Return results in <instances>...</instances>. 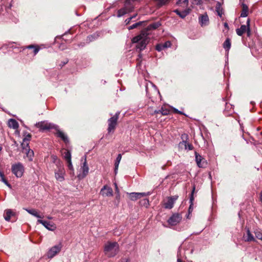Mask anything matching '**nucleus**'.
I'll list each match as a JSON object with an SVG mask.
<instances>
[{"mask_svg":"<svg viewBox=\"0 0 262 262\" xmlns=\"http://www.w3.org/2000/svg\"><path fill=\"white\" fill-rule=\"evenodd\" d=\"M164 49L163 45L161 43L158 44L156 47V49L159 52L161 51Z\"/></svg>","mask_w":262,"mask_h":262,"instance_id":"79ce46f5","label":"nucleus"},{"mask_svg":"<svg viewBox=\"0 0 262 262\" xmlns=\"http://www.w3.org/2000/svg\"><path fill=\"white\" fill-rule=\"evenodd\" d=\"M134 9V6L130 3V0H126L123 7L117 11V16L121 17L126 14L133 12Z\"/></svg>","mask_w":262,"mask_h":262,"instance_id":"7ed1b4c3","label":"nucleus"},{"mask_svg":"<svg viewBox=\"0 0 262 262\" xmlns=\"http://www.w3.org/2000/svg\"><path fill=\"white\" fill-rule=\"evenodd\" d=\"M147 35L146 31H143L139 35L133 37L132 40L133 43H138L136 48L140 51L144 50L148 43Z\"/></svg>","mask_w":262,"mask_h":262,"instance_id":"f257e3e1","label":"nucleus"},{"mask_svg":"<svg viewBox=\"0 0 262 262\" xmlns=\"http://www.w3.org/2000/svg\"><path fill=\"white\" fill-rule=\"evenodd\" d=\"M119 246L117 242H107L104 247V254L108 258L115 257L119 252Z\"/></svg>","mask_w":262,"mask_h":262,"instance_id":"f03ea898","label":"nucleus"},{"mask_svg":"<svg viewBox=\"0 0 262 262\" xmlns=\"http://www.w3.org/2000/svg\"><path fill=\"white\" fill-rule=\"evenodd\" d=\"M37 222L42 224L45 228L50 231H54L56 229V226L53 222H48L47 221L38 220Z\"/></svg>","mask_w":262,"mask_h":262,"instance_id":"f3484780","label":"nucleus"},{"mask_svg":"<svg viewBox=\"0 0 262 262\" xmlns=\"http://www.w3.org/2000/svg\"><path fill=\"white\" fill-rule=\"evenodd\" d=\"M119 114L120 112H117L114 116L108 119V133H111L115 130Z\"/></svg>","mask_w":262,"mask_h":262,"instance_id":"6e6552de","label":"nucleus"},{"mask_svg":"<svg viewBox=\"0 0 262 262\" xmlns=\"http://www.w3.org/2000/svg\"><path fill=\"white\" fill-rule=\"evenodd\" d=\"M131 20H132V18L129 17V18H127V19L125 20V24H126V25H128V24H129Z\"/></svg>","mask_w":262,"mask_h":262,"instance_id":"de8ad7c7","label":"nucleus"},{"mask_svg":"<svg viewBox=\"0 0 262 262\" xmlns=\"http://www.w3.org/2000/svg\"><path fill=\"white\" fill-rule=\"evenodd\" d=\"M254 233L256 238L262 241V232L260 229H255Z\"/></svg>","mask_w":262,"mask_h":262,"instance_id":"e433bc0d","label":"nucleus"},{"mask_svg":"<svg viewBox=\"0 0 262 262\" xmlns=\"http://www.w3.org/2000/svg\"><path fill=\"white\" fill-rule=\"evenodd\" d=\"M8 126L10 128L17 129L18 127V122L14 119H10L8 121Z\"/></svg>","mask_w":262,"mask_h":262,"instance_id":"393cba45","label":"nucleus"},{"mask_svg":"<svg viewBox=\"0 0 262 262\" xmlns=\"http://www.w3.org/2000/svg\"><path fill=\"white\" fill-rule=\"evenodd\" d=\"M179 196L175 195L170 197H168L166 202L164 204V208L166 209H171L176 201L178 199Z\"/></svg>","mask_w":262,"mask_h":262,"instance_id":"ddd939ff","label":"nucleus"},{"mask_svg":"<svg viewBox=\"0 0 262 262\" xmlns=\"http://www.w3.org/2000/svg\"><path fill=\"white\" fill-rule=\"evenodd\" d=\"M173 111L176 113H178L181 115H184V113H183L182 112L179 111L178 109L173 108Z\"/></svg>","mask_w":262,"mask_h":262,"instance_id":"49530a36","label":"nucleus"},{"mask_svg":"<svg viewBox=\"0 0 262 262\" xmlns=\"http://www.w3.org/2000/svg\"><path fill=\"white\" fill-rule=\"evenodd\" d=\"M100 193L103 196H112L113 195V191L111 187L106 185L101 189Z\"/></svg>","mask_w":262,"mask_h":262,"instance_id":"a211bd4d","label":"nucleus"},{"mask_svg":"<svg viewBox=\"0 0 262 262\" xmlns=\"http://www.w3.org/2000/svg\"><path fill=\"white\" fill-rule=\"evenodd\" d=\"M57 167L58 169L55 171V177L57 181L62 182L64 180L65 170L61 163H59Z\"/></svg>","mask_w":262,"mask_h":262,"instance_id":"1a4fd4ad","label":"nucleus"},{"mask_svg":"<svg viewBox=\"0 0 262 262\" xmlns=\"http://www.w3.org/2000/svg\"><path fill=\"white\" fill-rule=\"evenodd\" d=\"M177 5L183 7H186L188 5V0H178L177 2Z\"/></svg>","mask_w":262,"mask_h":262,"instance_id":"f704fd0d","label":"nucleus"},{"mask_svg":"<svg viewBox=\"0 0 262 262\" xmlns=\"http://www.w3.org/2000/svg\"><path fill=\"white\" fill-rule=\"evenodd\" d=\"M140 203L142 206H144L145 207H147L149 205V201L147 199H143Z\"/></svg>","mask_w":262,"mask_h":262,"instance_id":"a19ab883","label":"nucleus"},{"mask_svg":"<svg viewBox=\"0 0 262 262\" xmlns=\"http://www.w3.org/2000/svg\"><path fill=\"white\" fill-rule=\"evenodd\" d=\"M81 162L83 161L82 165L81 166L80 170L81 173L78 174V177L79 179L84 178L89 173V168L86 162V156L85 155L81 158Z\"/></svg>","mask_w":262,"mask_h":262,"instance_id":"423d86ee","label":"nucleus"},{"mask_svg":"<svg viewBox=\"0 0 262 262\" xmlns=\"http://www.w3.org/2000/svg\"><path fill=\"white\" fill-rule=\"evenodd\" d=\"M216 12H217V15L221 17L222 16V14L223 13V8H222V6L220 3L217 2L215 6Z\"/></svg>","mask_w":262,"mask_h":262,"instance_id":"c756f323","label":"nucleus"},{"mask_svg":"<svg viewBox=\"0 0 262 262\" xmlns=\"http://www.w3.org/2000/svg\"><path fill=\"white\" fill-rule=\"evenodd\" d=\"M248 7L245 4H242V11L241 14V17H245L248 15Z\"/></svg>","mask_w":262,"mask_h":262,"instance_id":"cd10ccee","label":"nucleus"},{"mask_svg":"<svg viewBox=\"0 0 262 262\" xmlns=\"http://www.w3.org/2000/svg\"><path fill=\"white\" fill-rule=\"evenodd\" d=\"M250 19H248L246 22V25H243L241 26L239 28L236 29V32L238 36H242L244 33L247 32L248 36H250L251 31L250 29Z\"/></svg>","mask_w":262,"mask_h":262,"instance_id":"0eeeda50","label":"nucleus"},{"mask_svg":"<svg viewBox=\"0 0 262 262\" xmlns=\"http://www.w3.org/2000/svg\"><path fill=\"white\" fill-rule=\"evenodd\" d=\"M173 12L176 13L181 18H184L190 13V9L188 8L182 12L180 11L178 9H176L173 10Z\"/></svg>","mask_w":262,"mask_h":262,"instance_id":"4be33fe9","label":"nucleus"},{"mask_svg":"<svg viewBox=\"0 0 262 262\" xmlns=\"http://www.w3.org/2000/svg\"><path fill=\"white\" fill-rule=\"evenodd\" d=\"M11 171L17 178H21L24 173L25 168L22 163L18 162L12 165Z\"/></svg>","mask_w":262,"mask_h":262,"instance_id":"39448f33","label":"nucleus"},{"mask_svg":"<svg viewBox=\"0 0 262 262\" xmlns=\"http://www.w3.org/2000/svg\"><path fill=\"white\" fill-rule=\"evenodd\" d=\"M155 113L156 114L161 113L163 115H167L169 114V111L168 109L162 107L161 110L155 111Z\"/></svg>","mask_w":262,"mask_h":262,"instance_id":"72a5a7b5","label":"nucleus"},{"mask_svg":"<svg viewBox=\"0 0 262 262\" xmlns=\"http://www.w3.org/2000/svg\"><path fill=\"white\" fill-rule=\"evenodd\" d=\"M63 157L64 159L67 161H71V154L70 151L68 150H65L63 152Z\"/></svg>","mask_w":262,"mask_h":262,"instance_id":"c9c22d12","label":"nucleus"},{"mask_svg":"<svg viewBox=\"0 0 262 262\" xmlns=\"http://www.w3.org/2000/svg\"><path fill=\"white\" fill-rule=\"evenodd\" d=\"M195 186L194 185L193 186V188H192V192L191 193V195H190V206H189V211L190 212L191 210H192V206L193 205V201L194 200V197H193V194H194V191H195Z\"/></svg>","mask_w":262,"mask_h":262,"instance_id":"473e14b6","label":"nucleus"},{"mask_svg":"<svg viewBox=\"0 0 262 262\" xmlns=\"http://www.w3.org/2000/svg\"><path fill=\"white\" fill-rule=\"evenodd\" d=\"M143 23H144V21H139V22L136 23L132 25V26H129L128 28V29L129 30H130L135 29V28L141 26Z\"/></svg>","mask_w":262,"mask_h":262,"instance_id":"58836bf2","label":"nucleus"},{"mask_svg":"<svg viewBox=\"0 0 262 262\" xmlns=\"http://www.w3.org/2000/svg\"><path fill=\"white\" fill-rule=\"evenodd\" d=\"M68 62V61H66V62H62V63L61 64H60V66H61V67H62L63 66H64Z\"/></svg>","mask_w":262,"mask_h":262,"instance_id":"864d4df0","label":"nucleus"},{"mask_svg":"<svg viewBox=\"0 0 262 262\" xmlns=\"http://www.w3.org/2000/svg\"><path fill=\"white\" fill-rule=\"evenodd\" d=\"M5 180V177H3L1 178V181L3 182V181Z\"/></svg>","mask_w":262,"mask_h":262,"instance_id":"13d9d810","label":"nucleus"},{"mask_svg":"<svg viewBox=\"0 0 262 262\" xmlns=\"http://www.w3.org/2000/svg\"><path fill=\"white\" fill-rule=\"evenodd\" d=\"M24 138L23 139V143L21 144V146H23V148L24 149H26L27 150V147H29V143L28 142L31 140V135L30 134H27V133L24 134Z\"/></svg>","mask_w":262,"mask_h":262,"instance_id":"6ab92c4d","label":"nucleus"},{"mask_svg":"<svg viewBox=\"0 0 262 262\" xmlns=\"http://www.w3.org/2000/svg\"><path fill=\"white\" fill-rule=\"evenodd\" d=\"M35 126L41 130H48L52 128H56L57 125L43 121L36 123Z\"/></svg>","mask_w":262,"mask_h":262,"instance_id":"9d476101","label":"nucleus"},{"mask_svg":"<svg viewBox=\"0 0 262 262\" xmlns=\"http://www.w3.org/2000/svg\"><path fill=\"white\" fill-rule=\"evenodd\" d=\"M56 130V135L58 137L60 138L66 143L69 142V139L67 136L60 129H59L58 126H57L56 128H55Z\"/></svg>","mask_w":262,"mask_h":262,"instance_id":"412c9836","label":"nucleus"},{"mask_svg":"<svg viewBox=\"0 0 262 262\" xmlns=\"http://www.w3.org/2000/svg\"><path fill=\"white\" fill-rule=\"evenodd\" d=\"M246 233L244 234L243 236V240L246 242H256V240L251 232L250 229L247 227H245Z\"/></svg>","mask_w":262,"mask_h":262,"instance_id":"4468645a","label":"nucleus"},{"mask_svg":"<svg viewBox=\"0 0 262 262\" xmlns=\"http://www.w3.org/2000/svg\"><path fill=\"white\" fill-rule=\"evenodd\" d=\"M26 211H27L29 214L37 217L41 219L42 218V216H40L38 212L36 211V210L32 209H29L27 208H24Z\"/></svg>","mask_w":262,"mask_h":262,"instance_id":"bb28decb","label":"nucleus"},{"mask_svg":"<svg viewBox=\"0 0 262 262\" xmlns=\"http://www.w3.org/2000/svg\"><path fill=\"white\" fill-rule=\"evenodd\" d=\"M194 154L197 165L201 168L205 167L207 165L206 160L196 151L195 152Z\"/></svg>","mask_w":262,"mask_h":262,"instance_id":"2eb2a0df","label":"nucleus"},{"mask_svg":"<svg viewBox=\"0 0 262 262\" xmlns=\"http://www.w3.org/2000/svg\"><path fill=\"white\" fill-rule=\"evenodd\" d=\"M224 26L225 28H228V25L227 23H225Z\"/></svg>","mask_w":262,"mask_h":262,"instance_id":"5fc2aeb1","label":"nucleus"},{"mask_svg":"<svg viewBox=\"0 0 262 262\" xmlns=\"http://www.w3.org/2000/svg\"><path fill=\"white\" fill-rule=\"evenodd\" d=\"M115 188H116H116H117V187H118V186H117V185L116 183H115Z\"/></svg>","mask_w":262,"mask_h":262,"instance_id":"bf43d9fd","label":"nucleus"},{"mask_svg":"<svg viewBox=\"0 0 262 262\" xmlns=\"http://www.w3.org/2000/svg\"><path fill=\"white\" fill-rule=\"evenodd\" d=\"M182 219V216L179 213L173 214L168 220V224L171 226H175L179 224Z\"/></svg>","mask_w":262,"mask_h":262,"instance_id":"f8f14e48","label":"nucleus"},{"mask_svg":"<svg viewBox=\"0 0 262 262\" xmlns=\"http://www.w3.org/2000/svg\"><path fill=\"white\" fill-rule=\"evenodd\" d=\"M134 9V6L130 3V0H126L123 7L117 11V16L121 17L126 14L133 12Z\"/></svg>","mask_w":262,"mask_h":262,"instance_id":"20e7f679","label":"nucleus"},{"mask_svg":"<svg viewBox=\"0 0 262 262\" xmlns=\"http://www.w3.org/2000/svg\"><path fill=\"white\" fill-rule=\"evenodd\" d=\"M62 247V246L61 243H59L58 245L51 248L47 253L48 257L49 258H53L61 251Z\"/></svg>","mask_w":262,"mask_h":262,"instance_id":"9b49d317","label":"nucleus"},{"mask_svg":"<svg viewBox=\"0 0 262 262\" xmlns=\"http://www.w3.org/2000/svg\"><path fill=\"white\" fill-rule=\"evenodd\" d=\"M25 48L28 49H33V53L34 55H36L40 50V48L37 45H30L26 47Z\"/></svg>","mask_w":262,"mask_h":262,"instance_id":"c85d7f7f","label":"nucleus"},{"mask_svg":"<svg viewBox=\"0 0 262 262\" xmlns=\"http://www.w3.org/2000/svg\"><path fill=\"white\" fill-rule=\"evenodd\" d=\"M48 218L49 219H52V217H51L50 216L48 217Z\"/></svg>","mask_w":262,"mask_h":262,"instance_id":"052dcab7","label":"nucleus"},{"mask_svg":"<svg viewBox=\"0 0 262 262\" xmlns=\"http://www.w3.org/2000/svg\"><path fill=\"white\" fill-rule=\"evenodd\" d=\"M28 148V152H27V156L30 159V160H32V158L33 157V155H34V152L32 150H31L30 148H29V147H27V149Z\"/></svg>","mask_w":262,"mask_h":262,"instance_id":"ea45409f","label":"nucleus"},{"mask_svg":"<svg viewBox=\"0 0 262 262\" xmlns=\"http://www.w3.org/2000/svg\"><path fill=\"white\" fill-rule=\"evenodd\" d=\"M120 199V192H118V193H117L116 196V199L118 201V203L119 202Z\"/></svg>","mask_w":262,"mask_h":262,"instance_id":"09e8293b","label":"nucleus"},{"mask_svg":"<svg viewBox=\"0 0 262 262\" xmlns=\"http://www.w3.org/2000/svg\"><path fill=\"white\" fill-rule=\"evenodd\" d=\"M127 194L129 195V198L132 201H135L142 197H144L145 196L150 195V192H147V193L131 192V193H127Z\"/></svg>","mask_w":262,"mask_h":262,"instance_id":"dca6fc26","label":"nucleus"},{"mask_svg":"<svg viewBox=\"0 0 262 262\" xmlns=\"http://www.w3.org/2000/svg\"><path fill=\"white\" fill-rule=\"evenodd\" d=\"M161 25V24L159 21L155 22L148 25L146 28V30L147 31L155 30L159 28Z\"/></svg>","mask_w":262,"mask_h":262,"instance_id":"5701e85b","label":"nucleus"},{"mask_svg":"<svg viewBox=\"0 0 262 262\" xmlns=\"http://www.w3.org/2000/svg\"><path fill=\"white\" fill-rule=\"evenodd\" d=\"M194 4L198 5L200 4L201 0H193Z\"/></svg>","mask_w":262,"mask_h":262,"instance_id":"8fccbe9b","label":"nucleus"},{"mask_svg":"<svg viewBox=\"0 0 262 262\" xmlns=\"http://www.w3.org/2000/svg\"><path fill=\"white\" fill-rule=\"evenodd\" d=\"M223 48L225 49L226 51L229 52L231 48V42L229 38H227L223 43Z\"/></svg>","mask_w":262,"mask_h":262,"instance_id":"7c9ffc66","label":"nucleus"},{"mask_svg":"<svg viewBox=\"0 0 262 262\" xmlns=\"http://www.w3.org/2000/svg\"><path fill=\"white\" fill-rule=\"evenodd\" d=\"M165 49L170 47L171 45V42L169 41H166L164 43L162 44Z\"/></svg>","mask_w":262,"mask_h":262,"instance_id":"c03bdc74","label":"nucleus"},{"mask_svg":"<svg viewBox=\"0 0 262 262\" xmlns=\"http://www.w3.org/2000/svg\"><path fill=\"white\" fill-rule=\"evenodd\" d=\"M52 157V159H53V162H54V163L57 162L56 165H57V166H58V165H59V163H61V162L59 161V159H58V158H57V156H54V155H53V156H52V157Z\"/></svg>","mask_w":262,"mask_h":262,"instance_id":"37998d69","label":"nucleus"},{"mask_svg":"<svg viewBox=\"0 0 262 262\" xmlns=\"http://www.w3.org/2000/svg\"><path fill=\"white\" fill-rule=\"evenodd\" d=\"M137 16V13L133 15V16H130V17L132 18V20L134 18H135Z\"/></svg>","mask_w":262,"mask_h":262,"instance_id":"603ef678","label":"nucleus"},{"mask_svg":"<svg viewBox=\"0 0 262 262\" xmlns=\"http://www.w3.org/2000/svg\"><path fill=\"white\" fill-rule=\"evenodd\" d=\"M14 215V213L11 209H7L5 211L4 214L6 221H9L12 216Z\"/></svg>","mask_w":262,"mask_h":262,"instance_id":"a878e982","label":"nucleus"},{"mask_svg":"<svg viewBox=\"0 0 262 262\" xmlns=\"http://www.w3.org/2000/svg\"><path fill=\"white\" fill-rule=\"evenodd\" d=\"M116 193H118V192H119V189L118 187H117V188L116 189Z\"/></svg>","mask_w":262,"mask_h":262,"instance_id":"4d7b16f0","label":"nucleus"},{"mask_svg":"<svg viewBox=\"0 0 262 262\" xmlns=\"http://www.w3.org/2000/svg\"><path fill=\"white\" fill-rule=\"evenodd\" d=\"M169 0H159V4L161 5H164L167 4Z\"/></svg>","mask_w":262,"mask_h":262,"instance_id":"a18cd8bd","label":"nucleus"},{"mask_svg":"<svg viewBox=\"0 0 262 262\" xmlns=\"http://www.w3.org/2000/svg\"><path fill=\"white\" fill-rule=\"evenodd\" d=\"M184 146L185 149L191 150L193 149V147L191 144L187 143L186 141H183L179 143V146L182 147Z\"/></svg>","mask_w":262,"mask_h":262,"instance_id":"b1692460","label":"nucleus"},{"mask_svg":"<svg viewBox=\"0 0 262 262\" xmlns=\"http://www.w3.org/2000/svg\"><path fill=\"white\" fill-rule=\"evenodd\" d=\"M121 158H122L121 154H118V156L116 158L115 163V173H116L117 172V170L118 169V166H119L120 162L121 160Z\"/></svg>","mask_w":262,"mask_h":262,"instance_id":"2f4dec72","label":"nucleus"},{"mask_svg":"<svg viewBox=\"0 0 262 262\" xmlns=\"http://www.w3.org/2000/svg\"><path fill=\"white\" fill-rule=\"evenodd\" d=\"M199 21L201 26H207L209 23V18L207 13L200 15L199 17Z\"/></svg>","mask_w":262,"mask_h":262,"instance_id":"aec40b11","label":"nucleus"},{"mask_svg":"<svg viewBox=\"0 0 262 262\" xmlns=\"http://www.w3.org/2000/svg\"><path fill=\"white\" fill-rule=\"evenodd\" d=\"M3 182H4L5 184H6L7 186H8L9 187H10V185L8 183V181H7V180H6V179H5V180L3 181Z\"/></svg>","mask_w":262,"mask_h":262,"instance_id":"3c124183","label":"nucleus"},{"mask_svg":"<svg viewBox=\"0 0 262 262\" xmlns=\"http://www.w3.org/2000/svg\"><path fill=\"white\" fill-rule=\"evenodd\" d=\"M68 163V167L69 169L70 170V174L73 176L74 175V167L73 166L72 161H67Z\"/></svg>","mask_w":262,"mask_h":262,"instance_id":"4c0bfd02","label":"nucleus"},{"mask_svg":"<svg viewBox=\"0 0 262 262\" xmlns=\"http://www.w3.org/2000/svg\"><path fill=\"white\" fill-rule=\"evenodd\" d=\"M177 262H185V261H183L181 259L178 258L177 259Z\"/></svg>","mask_w":262,"mask_h":262,"instance_id":"6e6d98bb","label":"nucleus"}]
</instances>
